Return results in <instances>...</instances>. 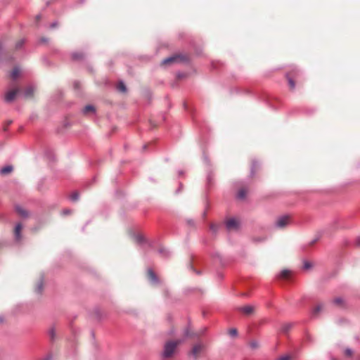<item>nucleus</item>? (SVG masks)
Segmentation results:
<instances>
[{"mask_svg": "<svg viewBox=\"0 0 360 360\" xmlns=\"http://www.w3.org/2000/svg\"><path fill=\"white\" fill-rule=\"evenodd\" d=\"M181 342V340H176V341L170 340V341L166 342L165 344L164 351H163V354H162L163 357L167 359V358L172 356V355L175 352L176 347Z\"/></svg>", "mask_w": 360, "mask_h": 360, "instance_id": "f257e3e1", "label": "nucleus"}, {"mask_svg": "<svg viewBox=\"0 0 360 360\" xmlns=\"http://www.w3.org/2000/svg\"><path fill=\"white\" fill-rule=\"evenodd\" d=\"M291 220L292 217L289 214L280 216L276 219L274 226L278 229H283L290 224Z\"/></svg>", "mask_w": 360, "mask_h": 360, "instance_id": "f03ea898", "label": "nucleus"}, {"mask_svg": "<svg viewBox=\"0 0 360 360\" xmlns=\"http://www.w3.org/2000/svg\"><path fill=\"white\" fill-rule=\"evenodd\" d=\"M184 58H186L184 56L180 54H175L172 56L165 58L162 60V65H167L174 63L182 61Z\"/></svg>", "mask_w": 360, "mask_h": 360, "instance_id": "7ed1b4c3", "label": "nucleus"}, {"mask_svg": "<svg viewBox=\"0 0 360 360\" xmlns=\"http://www.w3.org/2000/svg\"><path fill=\"white\" fill-rule=\"evenodd\" d=\"M20 92V90L18 88H13L10 90H8L6 94L4 96L5 101L7 103H11L13 101L18 93Z\"/></svg>", "mask_w": 360, "mask_h": 360, "instance_id": "20e7f679", "label": "nucleus"}, {"mask_svg": "<svg viewBox=\"0 0 360 360\" xmlns=\"http://www.w3.org/2000/svg\"><path fill=\"white\" fill-rule=\"evenodd\" d=\"M226 226L229 231H236L239 229L240 223L238 220L231 218L226 221Z\"/></svg>", "mask_w": 360, "mask_h": 360, "instance_id": "39448f33", "label": "nucleus"}, {"mask_svg": "<svg viewBox=\"0 0 360 360\" xmlns=\"http://www.w3.org/2000/svg\"><path fill=\"white\" fill-rule=\"evenodd\" d=\"M147 278L153 285H157L160 283L159 278L150 269H148L147 271Z\"/></svg>", "mask_w": 360, "mask_h": 360, "instance_id": "423d86ee", "label": "nucleus"}, {"mask_svg": "<svg viewBox=\"0 0 360 360\" xmlns=\"http://www.w3.org/2000/svg\"><path fill=\"white\" fill-rule=\"evenodd\" d=\"M239 311L245 315H250L254 313L255 307L251 305H246L240 307Z\"/></svg>", "mask_w": 360, "mask_h": 360, "instance_id": "0eeeda50", "label": "nucleus"}, {"mask_svg": "<svg viewBox=\"0 0 360 360\" xmlns=\"http://www.w3.org/2000/svg\"><path fill=\"white\" fill-rule=\"evenodd\" d=\"M202 349V346L200 344H197L193 346L191 352V354L196 359Z\"/></svg>", "mask_w": 360, "mask_h": 360, "instance_id": "6e6552de", "label": "nucleus"}, {"mask_svg": "<svg viewBox=\"0 0 360 360\" xmlns=\"http://www.w3.org/2000/svg\"><path fill=\"white\" fill-rule=\"evenodd\" d=\"M44 289V280L39 278L35 283L34 291L37 293H41Z\"/></svg>", "mask_w": 360, "mask_h": 360, "instance_id": "1a4fd4ad", "label": "nucleus"}, {"mask_svg": "<svg viewBox=\"0 0 360 360\" xmlns=\"http://www.w3.org/2000/svg\"><path fill=\"white\" fill-rule=\"evenodd\" d=\"M324 308H325V305L323 303H319L313 309L312 315L314 316H317L321 311H323Z\"/></svg>", "mask_w": 360, "mask_h": 360, "instance_id": "9d476101", "label": "nucleus"}, {"mask_svg": "<svg viewBox=\"0 0 360 360\" xmlns=\"http://www.w3.org/2000/svg\"><path fill=\"white\" fill-rule=\"evenodd\" d=\"M22 229V226L21 224H18L15 226V228L14 229V234L16 240H19L21 238L20 233Z\"/></svg>", "mask_w": 360, "mask_h": 360, "instance_id": "9b49d317", "label": "nucleus"}, {"mask_svg": "<svg viewBox=\"0 0 360 360\" xmlns=\"http://www.w3.org/2000/svg\"><path fill=\"white\" fill-rule=\"evenodd\" d=\"M34 94V89L32 86H29L25 89L24 91V96L26 98H33Z\"/></svg>", "mask_w": 360, "mask_h": 360, "instance_id": "f8f14e48", "label": "nucleus"}, {"mask_svg": "<svg viewBox=\"0 0 360 360\" xmlns=\"http://www.w3.org/2000/svg\"><path fill=\"white\" fill-rule=\"evenodd\" d=\"M13 167L11 165H8V166L3 167L1 169L0 173L2 175H7V174L11 173L13 172Z\"/></svg>", "mask_w": 360, "mask_h": 360, "instance_id": "ddd939ff", "label": "nucleus"}, {"mask_svg": "<svg viewBox=\"0 0 360 360\" xmlns=\"http://www.w3.org/2000/svg\"><path fill=\"white\" fill-rule=\"evenodd\" d=\"M20 70L18 67L13 68L11 73V77L13 79H15L20 75Z\"/></svg>", "mask_w": 360, "mask_h": 360, "instance_id": "4468645a", "label": "nucleus"}, {"mask_svg": "<svg viewBox=\"0 0 360 360\" xmlns=\"http://www.w3.org/2000/svg\"><path fill=\"white\" fill-rule=\"evenodd\" d=\"M290 274H291L290 271L284 269L281 272L279 276L282 279H288L290 277Z\"/></svg>", "mask_w": 360, "mask_h": 360, "instance_id": "2eb2a0df", "label": "nucleus"}, {"mask_svg": "<svg viewBox=\"0 0 360 360\" xmlns=\"http://www.w3.org/2000/svg\"><path fill=\"white\" fill-rule=\"evenodd\" d=\"M95 111V108L93 105H88L85 106V108L83 109V112L86 115L94 112Z\"/></svg>", "mask_w": 360, "mask_h": 360, "instance_id": "dca6fc26", "label": "nucleus"}, {"mask_svg": "<svg viewBox=\"0 0 360 360\" xmlns=\"http://www.w3.org/2000/svg\"><path fill=\"white\" fill-rule=\"evenodd\" d=\"M117 89L120 91L123 92V93L127 91L126 86L124 85V84L122 82H119V84L117 85Z\"/></svg>", "mask_w": 360, "mask_h": 360, "instance_id": "f3484780", "label": "nucleus"}, {"mask_svg": "<svg viewBox=\"0 0 360 360\" xmlns=\"http://www.w3.org/2000/svg\"><path fill=\"white\" fill-rule=\"evenodd\" d=\"M49 335L51 340H53L56 337V330L53 327L51 328L49 330Z\"/></svg>", "mask_w": 360, "mask_h": 360, "instance_id": "a211bd4d", "label": "nucleus"}, {"mask_svg": "<svg viewBox=\"0 0 360 360\" xmlns=\"http://www.w3.org/2000/svg\"><path fill=\"white\" fill-rule=\"evenodd\" d=\"M353 354L354 352L349 348H347L344 350V355L346 357H352L353 356Z\"/></svg>", "mask_w": 360, "mask_h": 360, "instance_id": "6ab92c4d", "label": "nucleus"}, {"mask_svg": "<svg viewBox=\"0 0 360 360\" xmlns=\"http://www.w3.org/2000/svg\"><path fill=\"white\" fill-rule=\"evenodd\" d=\"M246 191L245 189H240L238 193V198L239 199H244L246 195Z\"/></svg>", "mask_w": 360, "mask_h": 360, "instance_id": "aec40b11", "label": "nucleus"}, {"mask_svg": "<svg viewBox=\"0 0 360 360\" xmlns=\"http://www.w3.org/2000/svg\"><path fill=\"white\" fill-rule=\"evenodd\" d=\"M16 211H17V212H18L20 215H21V216H22V217H25V216H27V212H26L24 209H22V207H16Z\"/></svg>", "mask_w": 360, "mask_h": 360, "instance_id": "412c9836", "label": "nucleus"}, {"mask_svg": "<svg viewBox=\"0 0 360 360\" xmlns=\"http://www.w3.org/2000/svg\"><path fill=\"white\" fill-rule=\"evenodd\" d=\"M83 53H74L72 54V58L74 60H80L83 58Z\"/></svg>", "mask_w": 360, "mask_h": 360, "instance_id": "4be33fe9", "label": "nucleus"}, {"mask_svg": "<svg viewBox=\"0 0 360 360\" xmlns=\"http://www.w3.org/2000/svg\"><path fill=\"white\" fill-rule=\"evenodd\" d=\"M184 335L185 337L186 338H192L193 337L194 334L193 333H191V331L190 330V329L188 328L185 330V332H184Z\"/></svg>", "mask_w": 360, "mask_h": 360, "instance_id": "5701e85b", "label": "nucleus"}, {"mask_svg": "<svg viewBox=\"0 0 360 360\" xmlns=\"http://www.w3.org/2000/svg\"><path fill=\"white\" fill-rule=\"evenodd\" d=\"M288 80L290 89L293 90L295 87V82L291 78H288Z\"/></svg>", "mask_w": 360, "mask_h": 360, "instance_id": "b1692460", "label": "nucleus"}, {"mask_svg": "<svg viewBox=\"0 0 360 360\" xmlns=\"http://www.w3.org/2000/svg\"><path fill=\"white\" fill-rule=\"evenodd\" d=\"M291 328V325L290 324H285L282 326V331L283 333H287Z\"/></svg>", "mask_w": 360, "mask_h": 360, "instance_id": "393cba45", "label": "nucleus"}, {"mask_svg": "<svg viewBox=\"0 0 360 360\" xmlns=\"http://www.w3.org/2000/svg\"><path fill=\"white\" fill-rule=\"evenodd\" d=\"M258 165L256 162H252L251 167L252 173H255L258 169Z\"/></svg>", "mask_w": 360, "mask_h": 360, "instance_id": "a878e982", "label": "nucleus"}, {"mask_svg": "<svg viewBox=\"0 0 360 360\" xmlns=\"http://www.w3.org/2000/svg\"><path fill=\"white\" fill-rule=\"evenodd\" d=\"M229 333L231 336H235L237 335V330L236 328H231L229 330Z\"/></svg>", "mask_w": 360, "mask_h": 360, "instance_id": "bb28decb", "label": "nucleus"}, {"mask_svg": "<svg viewBox=\"0 0 360 360\" xmlns=\"http://www.w3.org/2000/svg\"><path fill=\"white\" fill-rule=\"evenodd\" d=\"M23 44H24V40L23 39L18 40L17 41V43H16V45H15L16 46V49L20 48L22 46Z\"/></svg>", "mask_w": 360, "mask_h": 360, "instance_id": "cd10ccee", "label": "nucleus"}, {"mask_svg": "<svg viewBox=\"0 0 360 360\" xmlns=\"http://www.w3.org/2000/svg\"><path fill=\"white\" fill-rule=\"evenodd\" d=\"M291 359V356H289V355H285V356H281L278 360H290Z\"/></svg>", "mask_w": 360, "mask_h": 360, "instance_id": "c85d7f7f", "label": "nucleus"}, {"mask_svg": "<svg viewBox=\"0 0 360 360\" xmlns=\"http://www.w3.org/2000/svg\"><path fill=\"white\" fill-rule=\"evenodd\" d=\"M333 302L336 304H340L342 302V300L340 297H338L334 299Z\"/></svg>", "mask_w": 360, "mask_h": 360, "instance_id": "c756f323", "label": "nucleus"}, {"mask_svg": "<svg viewBox=\"0 0 360 360\" xmlns=\"http://www.w3.org/2000/svg\"><path fill=\"white\" fill-rule=\"evenodd\" d=\"M311 266V264L309 262H305L304 264V267L306 269H309Z\"/></svg>", "mask_w": 360, "mask_h": 360, "instance_id": "7c9ffc66", "label": "nucleus"}, {"mask_svg": "<svg viewBox=\"0 0 360 360\" xmlns=\"http://www.w3.org/2000/svg\"><path fill=\"white\" fill-rule=\"evenodd\" d=\"M78 198H79V195L77 193H75L72 195V199L74 201L77 200L78 199Z\"/></svg>", "mask_w": 360, "mask_h": 360, "instance_id": "2f4dec72", "label": "nucleus"}, {"mask_svg": "<svg viewBox=\"0 0 360 360\" xmlns=\"http://www.w3.org/2000/svg\"><path fill=\"white\" fill-rule=\"evenodd\" d=\"M210 229L214 231L215 232L217 231V226L214 225V224H211L210 225Z\"/></svg>", "mask_w": 360, "mask_h": 360, "instance_id": "473e14b6", "label": "nucleus"}, {"mask_svg": "<svg viewBox=\"0 0 360 360\" xmlns=\"http://www.w3.org/2000/svg\"><path fill=\"white\" fill-rule=\"evenodd\" d=\"M36 18L37 20H39L41 19V15L40 14L37 15Z\"/></svg>", "mask_w": 360, "mask_h": 360, "instance_id": "72a5a7b5", "label": "nucleus"}, {"mask_svg": "<svg viewBox=\"0 0 360 360\" xmlns=\"http://www.w3.org/2000/svg\"><path fill=\"white\" fill-rule=\"evenodd\" d=\"M251 345H252V347H257V345L255 343H252Z\"/></svg>", "mask_w": 360, "mask_h": 360, "instance_id": "f704fd0d", "label": "nucleus"}, {"mask_svg": "<svg viewBox=\"0 0 360 360\" xmlns=\"http://www.w3.org/2000/svg\"><path fill=\"white\" fill-rule=\"evenodd\" d=\"M11 123V121H9V122H8V125H9Z\"/></svg>", "mask_w": 360, "mask_h": 360, "instance_id": "c9c22d12", "label": "nucleus"}, {"mask_svg": "<svg viewBox=\"0 0 360 360\" xmlns=\"http://www.w3.org/2000/svg\"><path fill=\"white\" fill-rule=\"evenodd\" d=\"M331 360H337L336 359L333 358Z\"/></svg>", "mask_w": 360, "mask_h": 360, "instance_id": "e433bc0d", "label": "nucleus"}, {"mask_svg": "<svg viewBox=\"0 0 360 360\" xmlns=\"http://www.w3.org/2000/svg\"><path fill=\"white\" fill-rule=\"evenodd\" d=\"M359 245H360V240H359Z\"/></svg>", "mask_w": 360, "mask_h": 360, "instance_id": "4c0bfd02", "label": "nucleus"}]
</instances>
